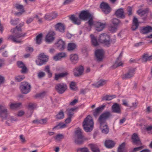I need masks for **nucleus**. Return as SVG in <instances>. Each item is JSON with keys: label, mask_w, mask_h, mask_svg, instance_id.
Returning <instances> with one entry per match:
<instances>
[{"label": "nucleus", "mask_w": 152, "mask_h": 152, "mask_svg": "<svg viewBox=\"0 0 152 152\" xmlns=\"http://www.w3.org/2000/svg\"><path fill=\"white\" fill-rule=\"evenodd\" d=\"M24 24L23 22H21L16 26L15 28L11 29V32L12 33H15L16 35H10L8 37V39L16 43H20L22 42L21 40L22 38L25 36L26 34L25 33H20L17 31L21 32L22 31L21 27L24 26Z\"/></svg>", "instance_id": "obj_1"}, {"label": "nucleus", "mask_w": 152, "mask_h": 152, "mask_svg": "<svg viewBox=\"0 0 152 152\" xmlns=\"http://www.w3.org/2000/svg\"><path fill=\"white\" fill-rule=\"evenodd\" d=\"M112 116L110 112L106 111L102 113L100 116L98 121L100 124V128L102 133L107 134L109 131V129L107 124L106 121Z\"/></svg>", "instance_id": "obj_2"}, {"label": "nucleus", "mask_w": 152, "mask_h": 152, "mask_svg": "<svg viewBox=\"0 0 152 152\" xmlns=\"http://www.w3.org/2000/svg\"><path fill=\"white\" fill-rule=\"evenodd\" d=\"M91 15L87 10H83L80 13L79 16V18L75 17L74 15H72L70 18L72 22L75 24L79 25L81 23L80 19L86 20L90 17Z\"/></svg>", "instance_id": "obj_3"}, {"label": "nucleus", "mask_w": 152, "mask_h": 152, "mask_svg": "<svg viewBox=\"0 0 152 152\" xmlns=\"http://www.w3.org/2000/svg\"><path fill=\"white\" fill-rule=\"evenodd\" d=\"M98 40L101 44L103 45L105 47H109L112 42L115 43V39H111L110 36L105 33H102L99 36Z\"/></svg>", "instance_id": "obj_4"}, {"label": "nucleus", "mask_w": 152, "mask_h": 152, "mask_svg": "<svg viewBox=\"0 0 152 152\" xmlns=\"http://www.w3.org/2000/svg\"><path fill=\"white\" fill-rule=\"evenodd\" d=\"M94 126V122L92 117L88 115L84 120L83 123V126L84 130L88 132L91 131Z\"/></svg>", "instance_id": "obj_5"}, {"label": "nucleus", "mask_w": 152, "mask_h": 152, "mask_svg": "<svg viewBox=\"0 0 152 152\" xmlns=\"http://www.w3.org/2000/svg\"><path fill=\"white\" fill-rule=\"evenodd\" d=\"M48 56L44 53L40 54L38 56V59L36 61L37 64L39 66L44 64L48 61Z\"/></svg>", "instance_id": "obj_6"}, {"label": "nucleus", "mask_w": 152, "mask_h": 152, "mask_svg": "<svg viewBox=\"0 0 152 152\" xmlns=\"http://www.w3.org/2000/svg\"><path fill=\"white\" fill-rule=\"evenodd\" d=\"M31 86L28 83L25 82H22L20 87V89L22 93L26 94L30 92Z\"/></svg>", "instance_id": "obj_7"}, {"label": "nucleus", "mask_w": 152, "mask_h": 152, "mask_svg": "<svg viewBox=\"0 0 152 152\" xmlns=\"http://www.w3.org/2000/svg\"><path fill=\"white\" fill-rule=\"evenodd\" d=\"M55 88L59 94H62L67 89V86L65 83H60L56 85Z\"/></svg>", "instance_id": "obj_8"}, {"label": "nucleus", "mask_w": 152, "mask_h": 152, "mask_svg": "<svg viewBox=\"0 0 152 152\" xmlns=\"http://www.w3.org/2000/svg\"><path fill=\"white\" fill-rule=\"evenodd\" d=\"M8 116L7 111L6 107L4 105H0V117L4 119H6Z\"/></svg>", "instance_id": "obj_9"}, {"label": "nucleus", "mask_w": 152, "mask_h": 152, "mask_svg": "<svg viewBox=\"0 0 152 152\" xmlns=\"http://www.w3.org/2000/svg\"><path fill=\"white\" fill-rule=\"evenodd\" d=\"M135 69L131 68L127 72L123 75L122 78L123 79H128L133 77L134 74Z\"/></svg>", "instance_id": "obj_10"}, {"label": "nucleus", "mask_w": 152, "mask_h": 152, "mask_svg": "<svg viewBox=\"0 0 152 152\" xmlns=\"http://www.w3.org/2000/svg\"><path fill=\"white\" fill-rule=\"evenodd\" d=\"M100 7L102 11L105 14H108L110 12L111 9L108 4L105 2H102L101 4Z\"/></svg>", "instance_id": "obj_11"}, {"label": "nucleus", "mask_w": 152, "mask_h": 152, "mask_svg": "<svg viewBox=\"0 0 152 152\" xmlns=\"http://www.w3.org/2000/svg\"><path fill=\"white\" fill-rule=\"evenodd\" d=\"M104 53V50L102 49H98L95 51V55L98 61L102 60Z\"/></svg>", "instance_id": "obj_12"}, {"label": "nucleus", "mask_w": 152, "mask_h": 152, "mask_svg": "<svg viewBox=\"0 0 152 152\" xmlns=\"http://www.w3.org/2000/svg\"><path fill=\"white\" fill-rule=\"evenodd\" d=\"M132 139L133 144L137 145H141L142 143L137 135L136 133L133 134L132 137Z\"/></svg>", "instance_id": "obj_13"}, {"label": "nucleus", "mask_w": 152, "mask_h": 152, "mask_svg": "<svg viewBox=\"0 0 152 152\" xmlns=\"http://www.w3.org/2000/svg\"><path fill=\"white\" fill-rule=\"evenodd\" d=\"M55 33L53 31H51L49 32L45 38L46 41L48 43L51 42H52L54 39V35Z\"/></svg>", "instance_id": "obj_14"}, {"label": "nucleus", "mask_w": 152, "mask_h": 152, "mask_svg": "<svg viewBox=\"0 0 152 152\" xmlns=\"http://www.w3.org/2000/svg\"><path fill=\"white\" fill-rule=\"evenodd\" d=\"M96 30L98 31H102L106 25L105 23H102L100 22H98L94 24Z\"/></svg>", "instance_id": "obj_15"}, {"label": "nucleus", "mask_w": 152, "mask_h": 152, "mask_svg": "<svg viewBox=\"0 0 152 152\" xmlns=\"http://www.w3.org/2000/svg\"><path fill=\"white\" fill-rule=\"evenodd\" d=\"M56 44L58 49L61 51L63 50L65 47V42L61 39H59Z\"/></svg>", "instance_id": "obj_16"}, {"label": "nucleus", "mask_w": 152, "mask_h": 152, "mask_svg": "<svg viewBox=\"0 0 152 152\" xmlns=\"http://www.w3.org/2000/svg\"><path fill=\"white\" fill-rule=\"evenodd\" d=\"M105 105H102L96 108L93 111V115L95 117H96L104 109Z\"/></svg>", "instance_id": "obj_17"}, {"label": "nucleus", "mask_w": 152, "mask_h": 152, "mask_svg": "<svg viewBox=\"0 0 152 152\" xmlns=\"http://www.w3.org/2000/svg\"><path fill=\"white\" fill-rule=\"evenodd\" d=\"M112 111L113 113L118 114H120L121 113L120 106L117 103H115L112 106Z\"/></svg>", "instance_id": "obj_18"}, {"label": "nucleus", "mask_w": 152, "mask_h": 152, "mask_svg": "<svg viewBox=\"0 0 152 152\" xmlns=\"http://www.w3.org/2000/svg\"><path fill=\"white\" fill-rule=\"evenodd\" d=\"M55 28L56 31L64 33L65 31V27L63 24L58 23L55 26Z\"/></svg>", "instance_id": "obj_19"}, {"label": "nucleus", "mask_w": 152, "mask_h": 152, "mask_svg": "<svg viewBox=\"0 0 152 152\" xmlns=\"http://www.w3.org/2000/svg\"><path fill=\"white\" fill-rule=\"evenodd\" d=\"M84 68L83 66H80L77 67L74 71V75L75 76H78L81 75L83 73Z\"/></svg>", "instance_id": "obj_20"}, {"label": "nucleus", "mask_w": 152, "mask_h": 152, "mask_svg": "<svg viewBox=\"0 0 152 152\" xmlns=\"http://www.w3.org/2000/svg\"><path fill=\"white\" fill-rule=\"evenodd\" d=\"M115 14L117 17L118 18L124 19L125 18L123 8H121L117 10L115 12Z\"/></svg>", "instance_id": "obj_21"}, {"label": "nucleus", "mask_w": 152, "mask_h": 152, "mask_svg": "<svg viewBox=\"0 0 152 152\" xmlns=\"http://www.w3.org/2000/svg\"><path fill=\"white\" fill-rule=\"evenodd\" d=\"M66 56V54L65 53L61 52L57 54L56 56L53 57V59L57 61L61 59V58H64Z\"/></svg>", "instance_id": "obj_22"}, {"label": "nucleus", "mask_w": 152, "mask_h": 152, "mask_svg": "<svg viewBox=\"0 0 152 152\" xmlns=\"http://www.w3.org/2000/svg\"><path fill=\"white\" fill-rule=\"evenodd\" d=\"M152 28L151 26H147L146 27H143L140 30V32L142 34H147L151 31Z\"/></svg>", "instance_id": "obj_23"}, {"label": "nucleus", "mask_w": 152, "mask_h": 152, "mask_svg": "<svg viewBox=\"0 0 152 152\" xmlns=\"http://www.w3.org/2000/svg\"><path fill=\"white\" fill-rule=\"evenodd\" d=\"M139 25L137 19L134 16L133 20V25L131 27L133 31H135L138 27Z\"/></svg>", "instance_id": "obj_24"}, {"label": "nucleus", "mask_w": 152, "mask_h": 152, "mask_svg": "<svg viewBox=\"0 0 152 152\" xmlns=\"http://www.w3.org/2000/svg\"><path fill=\"white\" fill-rule=\"evenodd\" d=\"M115 143L112 140H106L104 142V145L107 148H111L114 147Z\"/></svg>", "instance_id": "obj_25"}, {"label": "nucleus", "mask_w": 152, "mask_h": 152, "mask_svg": "<svg viewBox=\"0 0 152 152\" xmlns=\"http://www.w3.org/2000/svg\"><path fill=\"white\" fill-rule=\"evenodd\" d=\"M68 75L67 72L61 73L58 74H55L54 80H58L59 79L66 77Z\"/></svg>", "instance_id": "obj_26"}, {"label": "nucleus", "mask_w": 152, "mask_h": 152, "mask_svg": "<svg viewBox=\"0 0 152 152\" xmlns=\"http://www.w3.org/2000/svg\"><path fill=\"white\" fill-rule=\"evenodd\" d=\"M152 60V55L149 56L148 54L144 53L142 56V61L143 62H147Z\"/></svg>", "instance_id": "obj_27"}, {"label": "nucleus", "mask_w": 152, "mask_h": 152, "mask_svg": "<svg viewBox=\"0 0 152 152\" xmlns=\"http://www.w3.org/2000/svg\"><path fill=\"white\" fill-rule=\"evenodd\" d=\"M106 83V80L101 79L96 83L93 84L92 85L95 86L96 88H99V87L102 86L104 85Z\"/></svg>", "instance_id": "obj_28"}, {"label": "nucleus", "mask_w": 152, "mask_h": 152, "mask_svg": "<svg viewBox=\"0 0 152 152\" xmlns=\"http://www.w3.org/2000/svg\"><path fill=\"white\" fill-rule=\"evenodd\" d=\"M70 59L73 64H75L78 61V57L76 54H72L70 56Z\"/></svg>", "instance_id": "obj_29"}, {"label": "nucleus", "mask_w": 152, "mask_h": 152, "mask_svg": "<svg viewBox=\"0 0 152 152\" xmlns=\"http://www.w3.org/2000/svg\"><path fill=\"white\" fill-rule=\"evenodd\" d=\"M123 65V63L121 61H119V58H118L115 64L112 66V67L115 69L120 66H122Z\"/></svg>", "instance_id": "obj_30"}, {"label": "nucleus", "mask_w": 152, "mask_h": 152, "mask_svg": "<svg viewBox=\"0 0 152 152\" xmlns=\"http://www.w3.org/2000/svg\"><path fill=\"white\" fill-rule=\"evenodd\" d=\"M76 45L74 43H69L68 44L67 49L69 51L74 50L76 47Z\"/></svg>", "instance_id": "obj_31"}, {"label": "nucleus", "mask_w": 152, "mask_h": 152, "mask_svg": "<svg viewBox=\"0 0 152 152\" xmlns=\"http://www.w3.org/2000/svg\"><path fill=\"white\" fill-rule=\"evenodd\" d=\"M90 37L92 45L95 46H98L99 45V44L96 38L93 34H91Z\"/></svg>", "instance_id": "obj_32"}, {"label": "nucleus", "mask_w": 152, "mask_h": 152, "mask_svg": "<svg viewBox=\"0 0 152 152\" xmlns=\"http://www.w3.org/2000/svg\"><path fill=\"white\" fill-rule=\"evenodd\" d=\"M75 143L77 145H81L83 142V137H75Z\"/></svg>", "instance_id": "obj_33"}, {"label": "nucleus", "mask_w": 152, "mask_h": 152, "mask_svg": "<svg viewBox=\"0 0 152 152\" xmlns=\"http://www.w3.org/2000/svg\"><path fill=\"white\" fill-rule=\"evenodd\" d=\"M21 105L22 103L20 102L12 103L10 105V107L12 109H14L19 107Z\"/></svg>", "instance_id": "obj_34"}, {"label": "nucleus", "mask_w": 152, "mask_h": 152, "mask_svg": "<svg viewBox=\"0 0 152 152\" xmlns=\"http://www.w3.org/2000/svg\"><path fill=\"white\" fill-rule=\"evenodd\" d=\"M116 97V96L114 95L113 96L106 95L103 97L102 99V100L109 101L112 100L113 98Z\"/></svg>", "instance_id": "obj_35"}, {"label": "nucleus", "mask_w": 152, "mask_h": 152, "mask_svg": "<svg viewBox=\"0 0 152 152\" xmlns=\"http://www.w3.org/2000/svg\"><path fill=\"white\" fill-rule=\"evenodd\" d=\"M75 137H83L82 135V130L79 128L77 129L75 132Z\"/></svg>", "instance_id": "obj_36"}, {"label": "nucleus", "mask_w": 152, "mask_h": 152, "mask_svg": "<svg viewBox=\"0 0 152 152\" xmlns=\"http://www.w3.org/2000/svg\"><path fill=\"white\" fill-rule=\"evenodd\" d=\"M42 34L41 33L37 35L36 37V42L37 44H40L42 42Z\"/></svg>", "instance_id": "obj_37"}, {"label": "nucleus", "mask_w": 152, "mask_h": 152, "mask_svg": "<svg viewBox=\"0 0 152 152\" xmlns=\"http://www.w3.org/2000/svg\"><path fill=\"white\" fill-rule=\"evenodd\" d=\"M75 110V109L74 108H72L70 109L67 110L68 116L72 118L73 115L74 114V112Z\"/></svg>", "instance_id": "obj_38"}, {"label": "nucleus", "mask_w": 152, "mask_h": 152, "mask_svg": "<svg viewBox=\"0 0 152 152\" xmlns=\"http://www.w3.org/2000/svg\"><path fill=\"white\" fill-rule=\"evenodd\" d=\"M64 117V113L62 110H61L56 115V118L58 119H61Z\"/></svg>", "instance_id": "obj_39"}, {"label": "nucleus", "mask_w": 152, "mask_h": 152, "mask_svg": "<svg viewBox=\"0 0 152 152\" xmlns=\"http://www.w3.org/2000/svg\"><path fill=\"white\" fill-rule=\"evenodd\" d=\"M112 23L114 26H115L117 27L118 26V25L121 23L120 20L117 18H113L111 21Z\"/></svg>", "instance_id": "obj_40"}, {"label": "nucleus", "mask_w": 152, "mask_h": 152, "mask_svg": "<svg viewBox=\"0 0 152 152\" xmlns=\"http://www.w3.org/2000/svg\"><path fill=\"white\" fill-rule=\"evenodd\" d=\"M25 77L24 75H18L15 77V80L18 82H20L24 79Z\"/></svg>", "instance_id": "obj_41"}, {"label": "nucleus", "mask_w": 152, "mask_h": 152, "mask_svg": "<svg viewBox=\"0 0 152 152\" xmlns=\"http://www.w3.org/2000/svg\"><path fill=\"white\" fill-rule=\"evenodd\" d=\"M125 145L124 142H123L120 145L118 148V152H124Z\"/></svg>", "instance_id": "obj_42"}, {"label": "nucleus", "mask_w": 152, "mask_h": 152, "mask_svg": "<svg viewBox=\"0 0 152 152\" xmlns=\"http://www.w3.org/2000/svg\"><path fill=\"white\" fill-rule=\"evenodd\" d=\"M44 71L46 72L47 73L48 77H50L52 76V73L50 72V69L49 66H45Z\"/></svg>", "instance_id": "obj_43"}, {"label": "nucleus", "mask_w": 152, "mask_h": 152, "mask_svg": "<svg viewBox=\"0 0 152 152\" xmlns=\"http://www.w3.org/2000/svg\"><path fill=\"white\" fill-rule=\"evenodd\" d=\"M59 127V128L60 129H62L64 128H65L67 127L66 125L64 124L63 123H59L58 125L55 126L53 129H55L57 128V127Z\"/></svg>", "instance_id": "obj_44"}, {"label": "nucleus", "mask_w": 152, "mask_h": 152, "mask_svg": "<svg viewBox=\"0 0 152 152\" xmlns=\"http://www.w3.org/2000/svg\"><path fill=\"white\" fill-rule=\"evenodd\" d=\"M91 149L93 152H100V151L99 148L96 146L94 145H92L91 146Z\"/></svg>", "instance_id": "obj_45"}, {"label": "nucleus", "mask_w": 152, "mask_h": 152, "mask_svg": "<svg viewBox=\"0 0 152 152\" xmlns=\"http://www.w3.org/2000/svg\"><path fill=\"white\" fill-rule=\"evenodd\" d=\"M88 19H89V20L88 21L87 23L89 26H91L94 24L93 16L92 15L90 16V17L88 18Z\"/></svg>", "instance_id": "obj_46"}, {"label": "nucleus", "mask_w": 152, "mask_h": 152, "mask_svg": "<svg viewBox=\"0 0 152 152\" xmlns=\"http://www.w3.org/2000/svg\"><path fill=\"white\" fill-rule=\"evenodd\" d=\"M118 27L115 26H110L109 27V30L112 32H115L117 28Z\"/></svg>", "instance_id": "obj_47"}, {"label": "nucleus", "mask_w": 152, "mask_h": 152, "mask_svg": "<svg viewBox=\"0 0 152 152\" xmlns=\"http://www.w3.org/2000/svg\"><path fill=\"white\" fill-rule=\"evenodd\" d=\"M70 89L72 90L75 91L76 90V87L75 86V83L74 82H71L70 84Z\"/></svg>", "instance_id": "obj_48"}, {"label": "nucleus", "mask_w": 152, "mask_h": 152, "mask_svg": "<svg viewBox=\"0 0 152 152\" xmlns=\"http://www.w3.org/2000/svg\"><path fill=\"white\" fill-rule=\"evenodd\" d=\"M15 7L16 9L20 11H24L23 7L22 5L19 4H15Z\"/></svg>", "instance_id": "obj_49"}, {"label": "nucleus", "mask_w": 152, "mask_h": 152, "mask_svg": "<svg viewBox=\"0 0 152 152\" xmlns=\"http://www.w3.org/2000/svg\"><path fill=\"white\" fill-rule=\"evenodd\" d=\"M88 149L87 148H79L77 149V152H88Z\"/></svg>", "instance_id": "obj_50"}, {"label": "nucleus", "mask_w": 152, "mask_h": 152, "mask_svg": "<svg viewBox=\"0 0 152 152\" xmlns=\"http://www.w3.org/2000/svg\"><path fill=\"white\" fill-rule=\"evenodd\" d=\"M18 19L17 18L15 20L12 19L11 20V24L15 25H17L18 23Z\"/></svg>", "instance_id": "obj_51"}, {"label": "nucleus", "mask_w": 152, "mask_h": 152, "mask_svg": "<svg viewBox=\"0 0 152 152\" xmlns=\"http://www.w3.org/2000/svg\"><path fill=\"white\" fill-rule=\"evenodd\" d=\"M127 11L128 12V14L129 16H130L132 14V7L129 6L127 9Z\"/></svg>", "instance_id": "obj_52"}, {"label": "nucleus", "mask_w": 152, "mask_h": 152, "mask_svg": "<svg viewBox=\"0 0 152 152\" xmlns=\"http://www.w3.org/2000/svg\"><path fill=\"white\" fill-rule=\"evenodd\" d=\"M45 74L44 72H40L38 73V77L39 78H41L45 75Z\"/></svg>", "instance_id": "obj_53"}, {"label": "nucleus", "mask_w": 152, "mask_h": 152, "mask_svg": "<svg viewBox=\"0 0 152 152\" xmlns=\"http://www.w3.org/2000/svg\"><path fill=\"white\" fill-rule=\"evenodd\" d=\"M64 138L63 135L62 134H57L55 137V139L58 140H60Z\"/></svg>", "instance_id": "obj_54"}, {"label": "nucleus", "mask_w": 152, "mask_h": 152, "mask_svg": "<svg viewBox=\"0 0 152 152\" xmlns=\"http://www.w3.org/2000/svg\"><path fill=\"white\" fill-rule=\"evenodd\" d=\"M45 92H43L42 93L37 94L35 96V97H36L42 98L44 96H45Z\"/></svg>", "instance_id": "obj_55"}, {"label": "nucleus", "mask_w": 152, "mask_h": 152, "mask_svg": "<svg viewBox=\"0 0 152 152\" xmlns=\"http://www.w3.org/2000/svg\"><path fill=\"white\" fill-rule=\"evenodd\" d=\"M52 17H51L50 14H47L45 16V18L46 20H52Z\"/></svg>", "instance_id": "obj_56"}, {"label": "nucleus", "mask_w": 152, "mask_h": 152, "mask_svg": "<svg viewBox=\"0 0 152 152\" xmlns=\"http://www.w3.org/2000/svg\"><path fill=\"white\" fill-rule=\"evenodd\" d=\"M17 65L20 68H21L25 66L23 62L20 61H19L17 62Z\"/></svg>", "instance_id": "obj_57"}, {"label": "nucleus", "mask_w": 152, "mask_h": 152, "mask_svg": "<svg viewBox=\"0 0 152 152\" xmlns=\"http://www.w3.org/2000/svg\"><path fill=\"white\" fill-rule=\"evenodd\" d=\"M142 146H140L138 147L134 148L132 151V152H135L139 151L142 149Z\"/></svg>", "instance_id": "obj_58"}, {"label": "nucleus", "mask_w": 152, "mask_h": 152, "mask_svg": "<svg viewBox=\"0 0 152 152\" xmlns=\"http://www.w3.org/2000/svg\"><path fill=\"white\" fill-rule=\"evenodd\" d=\"M51 17H52V20L57 17L58 15L56 13H52L50 14Z\"/></svg>", "instance_id": "obj_59"}, {"label": "nucleus", "mask_w": 152, "mask_h": 152, "mask_svg": "<svg viewBox=\"0 0 152 152\" xmlns=\"http://www.w3.org/2000/svg\"><path fill=\"white\" fill-rule=\"evenodd\" d=\"M78 102V99H74L72 102H71L69 104L73 106L75 105Z\"/></svg>", "instance_id": "obj_60"}, {"label": "nucleus", "mask_w": 152, "mask_h": 152, "mask_svg": "<svg viewBox=\"0 0 152 152\" xmlns=\"http://www.w3.org/2000/svg\"><path fill=\"white\" fill-rule=\"evenodd\" d=\"M122 104L126 107H130L131 108H132V107L129 105V104L127 103L126 101L125 100H122Z\"/></svg>", "instance_id": "obj_61"}, {"label": "nucleus", "mask_w": 152, "mask_h": 152, "mask_svg": "<svg viewBox=\"0 0 152 152\" xmlns=\"http://www.w3.org/2000/svg\"><path fill=\"white\" fill-rule=\"evenodd\" d=\"M147 12V11L146 10H143L139 12L138 14L141 15H144Z\"/></svg>", "instance_id": "obj_62"}, {"label": "nucleus", "mask_w": 152, "mask_h": 152, "mask_svg": "<svg viewBox=\"0 0 152 152\" xmlns=\"http://www.w3.org/2000/svg\"><path fill=\"white\" fill-rule=\"evenodd\" d=\"M26 50L27 52L29 51L32 52L34 50L33 48L30 47H28L26 48Z\"/></svg>", "instance_id": "obj_63"}, {"label": "nucleus", "mask_w": 152, "mask_h": 152, "mask_svg": "<svg viewBox=\"0 0 152 152\" xmlns=\"http://www.w3.org/2000/svg\"><path fill=\"white\" fill-rule=\"evenodd\" d=\"M8 118L9 119L12 123H13L14 121H16L17 120V119L16 118H14L12 116H10V118Z\"/></svg>", "instance_id": "obj_64"}]
</instances>
